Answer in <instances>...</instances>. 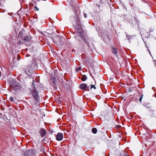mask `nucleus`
Returning <instances> with one entry per match:
<instances>
[{
  "instance_id": "20e7f679",
  "label": "nucleus",
  "mask_w": 156,
  "mask_h": 156,
  "mask_svg": "<svg viewBox=\"0 0 156 156\" xmlns=\"http://www.w3.org/2000/svg\"><path fill=\"white\" fill-rule=\"evenodd\" d=\"M25 156H35V152L34 150L30 149L26 152Z\"/></svg>"
},
{
  "instance_id": "bb28decb",
  "label": "nucleus",
  "mask_w": 156,
  "mask_h": 156,
  "mask_svg": "<svg viewBox=\"0 0 156 156\" xmlns=\"http://www.w3.org/2000/svg\"><path fill=\"white\" fill-rule=\"evenodd\" d=\"M30 56V55H29V54H27L26 55V57H29Z\"/></svg>"
},
{
  "instance_id": "1a4fd4ad",
  "label": "nucleus",
  "mask_w": 156,
  "mask_h": 156,
  "mask_svg": "<svg viewBox=\"0 0 156 156\" xmlns=\"http://www.w3.org/2000/svg\"><path fill=\"white\" fill-rule=\"evenodd\" d=\"M31 38L30 36H27L25 37L24 40L26 41L29 42L31 40Z\"/></svg>"
},
{
  "instance_id": "412c9836",
  "label": "nucleus",
  "mask_w": 156,
  "mask_h": 156,
  "mask_svg": "<svg viewBox=\"0 0 156 156\" xmlns=\"http://www.w3.org/2000/svg\"><path fill=\"white\" fill-rule=\"evenodd\" d=\"M154 111L153 110H150V112L151 115H153L154 114Z\"/></svg>"
},
{
  "instance_id": "2eb2a0df",
  "label": "nucleus",
  "mask_w": 156,
  "mask_h": 156,
  "mask_svg": "<svg viewBox=\"0 0 156 156\" xmlns=\"http://www.w3.org/2000/svg\"><path fill=\"white\" fill-rule=\"evenodd\" d=\"M92 132L94 134H96L97 132V130L95 128H93L92 129Z\"/></svg>"
},
{
  "instance_id": "b1692460",
  "label": "nucleus",
  "mask_w": 156,
  "mask_h": 156,
  "mask_svg": "<svg viewBox=\"0 0 156 156\" xmlns=\"http://www.w3.org/2000/svg\"><path fill=\"white\" fill-rule=\"evenodd\" d=\"M83 16L85 18H86L87 17V15L85 13L84 14Z\"/></svg>"
},
{
  "instance_id": "4468645a",
  "label": "nucleus",
  "mask_w": 156,
  "mask_h": 156,
  "mask_svg": "<svg viewBox=\"0 0 156 156\" xmlns=\"http://www.w3.org/2000/svg\"><path fill=\"white\" fill-rule=\"evenodd\" d=\"M87 77L85 75H83L82 76L81 79L83 81H85L87 80Z\"/></svg>"
},
{
  "instance_id": "4be33fe9",
  "label": "nucleus",
  "mask_w": 156,
  "mask_h": 156,
  "mask_svg": "<svg viewBox=\"0 0 156 156\" xmlns=\"http://www.w3.org/2000/svg\"><path fill=\"white\" fill-rule=\"evenodd\" d=\"M152 31H151L149 33V34H148V32H146V33L147 34V35L148 36V37H149L150 36V34L151 33V32Z\"/></svg>"
},
{
  "instance_id": "39448f33",
  "label": "nucleus",
  "mask_w": 156,
  "mask_h": 156,
  "mask_svg": "<svg viewBox=\"0 0 156 156\" xmlns=\"http://www.w3.org/2000/svg\"><path fill=\"white\" fill-rule=\"evenodd\" d=\"M50 82L54 86L55 88H58V83L55 79L53 78L51 79L50 80Z\"/></svg>"
},
{
  "instance_id": "7ed1b4c3",
  "label": "nucleus",
  "mask_w": 156,
  "mask_h": 156,
  "mask_svg": "<svg viewBox=\"0 0 156 156\" xmlns=\"http://www.w3.org/2000/svg\"><path fill=\"white\" fill-rule=\"evenodd\" d=\"M23 71L27 75L31 76L34 74V72L29 67H26L23 68Z\"/></svg>"
},
{
  "instance_id": "0eeeda50",
  "label": "nucleus",
  "mask_w": 156,
  "mask_h": 156,
  "mask_svg": "<svg viewBox=\"0 0 156 156\" xmlns=\"http://www.w3.org/2000/svg\"><path fill=\"white\" fill-rule=\"evenodd\" d=\"M41 136L42 137H43L47 133L46 130L44 128H41L39 132Z\"/></svg>"
},
{
  "instance_id": "f3484780",
  "label": "nucleus",
  "mask_w": 156,
  "mask_h": 156,
  "mask_svg": "<svg viewBox=\"0 0 156 156\" xmlns=\"http://www.w3.org/2000/svg\"><path fill=\"white\" fill-rule=\"evenodd\" d=\"M80 37L77 34V35H76L75 36V38L76 39V40H77L78 41H80V40H79V38H78V37Z\"/></svg>"
},
{
  "instance_id": "f8f14e48",
  "label": "nucleus",
  "mask_w": 156,
  "mask_h": 156,
  "mask_svg": "<svg viewBox=\"0 0 156 156\" xmlns=\"http://www.w3.org/2000/svg\"><path fill=\"white\" fill-rule=\"evenodd\" d=\"M80 37H81V39L84 41L85 43L87 42V41L86 40L85 37L83 35V32H82V33L81 35H78Z\"/></svg>"
},
{
  "instance_id": "f257e3e1",
  "label": "nucleus",
  "mask_w": 156,
  "mask_h": 156,
  "mask_svg": "<svg viewBox=\"0 0 156 156\" xmlns=\"http://www.w3.org/2000/svg\"><path fill=\"white\" fill-rule=\"evenodd\" d=\"M68 2L69 3V5L73 8L76 14L73 20L76 23L75 27L76 33H77L78 35H81L82 32H83V30L81 28L80 20L78 15V13L80 12L79 5L77 3H75L74 0H68Z\"/></svg>"
},
{
  "instance_id": "a211bd4d",
  "label": "nucleus",
  "mask_w": 156,
  "mask_h": 156,
  "mask_svg": "<svg viewBox=\"0 0 156 156\" xmlns=\"http://www.w3.org/2000/svg\"><path fill=\"white\" fill-rule=\"evenodd\" d=\"M94 88V89H96V87H95V86L94 85H91L90 87V89L91 90V89Z\"/></svg>"
},
{
  "instance_id": "cd10ccee",
  "label": "nucleus",
  "mask_w": 156,
  "mask_h": 156,
  "mask_svg": "<svg viewBox=\"0 0 156 156\" xmlns=\"http://www.w3.org/2000/svg\"><path fill=\"white\" fill-rule=\"evenodd\" d=\"M125 156H129L127 154H125Z\"/></svg>"
},
{
  "instance_id": "aec40b11",
  "label": "nucleus",
  "mask_w": 156,
  "mask_h": 156,
  "mask_svg": "<svg viewBox=\"0 0 156 156\" xmlns=\"http://www.w3.org/2000/svg\"><path fill=\"white\" fill-rule=\"evenodd\" d=\"M143 96V94L142 95H141V97H140V98L139 99V100L140 102H141V101L142 99Z\"/></svg>"
},
{
  "instance_id": "423d86ee",
  "label": "nucleus",
  "mask_w": 156,
  "mask_h": 156,
  "mask_svg": "<svg viewBox=\"0 0 156 156\" xmlns=\"http://www.w3.org/2000/svg\"><path fill=\"white\" fill-rule=\"evenodd\" d=\"M63 138V134L62 133H58L56 136V139L57 140L60 141L62 140Z\"/></svg>"
},
{
  "instance_id": "c85d7f7f",
  "label": "nucleus",
  "mask_w": 156,
  "mask_h": 156,
  "mask_svg": "<svg viewBox=\"0 0 156 156\" xmlns=\"http://www.w3.org/2000/svg\"><path fill=\"white\" fill-rule=\"evenodd\" d=\"M149 52L150 54L151 55V56H152L151 55V52L149 51Z\"/></svg>"
},
{
  "instance_id": "dca6fc26",
  "label": "nucleus",
  "mask_w": 156,
  "mask_h": 156,
  "mask_svg": "<svg viewBox=\"0 0 156 156\" xmlns=\"http://www.w3.org/2000/svg\"><path fill=\"white\" fill-rule=\"evenodd\" d=\"M81 69V67H77L76 68V71L77 72H79Z\"/></svg>"
},
{
  "instance_id": "6ab92c4d",
  "label": "nucleus",
  "mask_w": 156,
  "mask_h": 156,
  "mask_svg": "<svg viewBox=\"0 0 156 156\" xmlns=\"http://www.w3.org/2000/svg\"><path fill=\"white\" fill-rule=\"evenodd\" d=\"M9 100L11 102H14V100L13 98V97H11L10 98Z\"/></svg>"
},
{
  "instance_id": "c756f323",
  "label": "nucleus",
  "mask_w": 156,
  "mask_h": 156,
  "mask_svg": "<svg viewBox=\"0 0 156 156\" xmlns=\"http://www.w3.org/2000/svg\"><path fill=\"white\" fill-rule=\"evenodd\" d=\"M34 85V83H33V85Z\"/></svg>"
},
{
  "instance_id": "a878e982",
  "label": "nucleus",
  "mask_w": 156,
  "mask_h": 156,
  "mask_svg": "<svg viewBox=\"0 0 156 156\" xmlns=\"http://www.w3.org/2000/svg\"><path fill=\"white\" fill-rule=\"evenodd\" d=\"M132 90H131V89L129 88V92H130L132 91Z\"/></svg>"
},
{
  "instance_id": "5701e85b",
  "label": "nucleus",
  "mask_w": 156,
  "mask_h": 156,
  "mask_svg": "<svg viewBox=\"0 0 156 156\" xmlns=\"http://www.w3.org/2000/svg\"><path fill=\"white\" fill-rule=\"evenodd\" d=\"M154 66L155 68H156V60H154Z\"/></svg>"
},
{
  "instance_id": "9b49d317",
  "label": "nucleus",
  "mask_w": 156,
  "mask_h": 156,
  "mask_svg": "<svg viewBox=\"0 0 156 156\" xmlns=\"http://www.w3.org/2000/svg\"><path fill=\"white\" fill-rule=\"evenodd\" d=\"M100 2L101 5H105V4L108 2V1L107 0H100Z\"/></svg>"
},
{
  "instance_id": "7c9ffc66",
  "label": "nucleus",
  "mask_w": 156,
  "mask_h": 156,
  "mask_svg": "<svg viewBox=\"0 0 156 156\" xmlns=\"http://www.w3.org/2000/svg\"><path fill=\"white\" fill-rule=\"evenodd\" d=\"M1 75V72H0V76Z\"/></svg>"
},
{
  "instance_id": "f03ea898",
  "label": "nucleus",
  "mask_w": 156,
  "mask_h": 156,
  "mask_svg": "<svg viewBox=\"0 0 156 156\" xmlns=\"http://www.w3.org/2000/svg\"><path fill=\"white\" fill-rule=\"evenodd\" d=\"M31 92L35 100L37 102H39V95L35 87H33V89L31 90Z\"/></svg>"
},
{
  "instance_id": "393cba45",
  "label": "nucleus",
  "mask_w": 156,
  "mask_h": 156,
  "mask_svg": "<svg viewBox=\"0 0 156 156\" xmlns=\"http://www.w3.org/2000/svg\"><path fill=\"white\" fill-rule=\"evenodd\" d=\"M34 8H35V9H36L38 11V10H39V9L37 7L35 6V7Z\"/></svg>"
},
{
  "instance_id": "ddd939ff",
  "label": "nucleus",
  "mask_w": 156,
  "mask_h": 156,
  "mask_svg": "<svg viewBox=\"0 0 156 156\" xmlns=\"http://www.w3.org/2000/svg\"><path fill=\"white\" fill-rule=\"evenodd\" d=\"M133 36L132 35L131 36L128 34H126V37L127 39L129 40V43H130V40H131L133 39Z\"/></svg>"
},
{
  "instance_id": "9d476101",
  "label": "nucleus",
  "mask_w": 156,
  "mask_h": 156,
  "mask_svg": "<svg viewBox=\"0 0 156 156\" xmlns=\"http://www.w3.org/2000/svg\"><path fill=\"white\" fill-rule=\"evenodd\" d=\"M112 51L113 53L115 55V56L118 57V55L117 54V51L116 49L114 47L112 48Z\"/></svg>"
},
{
  "instance_id": "6e6552de",
  "label": "nucleus",
  "mask_w": 156,
  "mask_h": 156,
  "mask_svg": "<svg viewBox=\"0 0 156 156\" xmlns=\"http://www.w3.org/2000/svg\"><path fill=\"white\" fill-rule=\"evenodd\" d=\"M88 88L87 87V84L85 83H83L81 84L80 85V88L81 89L83 90H86V89L87 88Z\"/></svg>"
}]
</instances>
